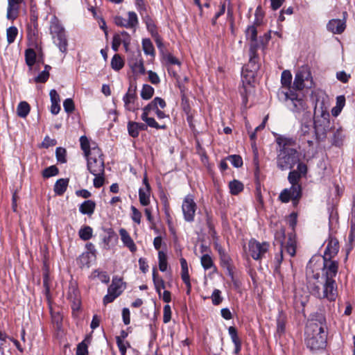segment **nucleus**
<instances>
[{
    "mask_svg": "<svg viewBox=\"0 0 355 355\" xmlns=\"http://www.w3.org/2000/svg\"><path fill=\"white\" fill-rule=\"evenodd\" d=\"M50 98H51V108L50 111L51 114L56 115L59 113L60 110V96L56 92L55 89H51L49 93Z\"/></svg>",
    "mask_w": 355,
    "mask_h": 355,
    "instance_id": "17",
    "label": "nucleus"
},
{
    "mask_svg": "<svg viewBox=\"0 0 355 355\" xmlns=\"http://www.w3.org/2000/svg\"><path fill=\"white\" fill-rule=\"evenodd\" d=\"M142 47L145 54L155 56V49L150 39H143Z\"/></svg>",
    "mask_w": 355,
    "mask_h": 355,
    "instance_id": "37",
    "label": "nucleus"
},
{
    "mask_svg": "<svg viewBox=\"0 0 355 355\" xmlns=\"http://www.w3.org/2000/svg\"><path fill=\"white\" fill-rule=\"evenodd\" d=\"M128 20L127 24L129 28H135L138 24V18L137 14L133 11H130L128 13Z\"/></svg>",
    "mask_w": 355,
    "mask_h": 355,
    "instance_id": "50",
    "label": "nucleus"
},
{
    "mask_svg": "<svg viewBox=\"0 0 355 355\" xmlns=\"http://www.w3.org/2000/svg\"><path fill=\"white\" fill-rule=\"evenodd\" d=\"M154 94V88L147 84L143 85L141 91V97L144 100L150 99Z\"/></svg>",
    "mask_w": 355,
    "mask_h": 355,
    "instance_id": "40",
    "label": "nucleus"
},
{
    "mask_svg": "<svg viewBox=\"0 0 355 355\" xmlns=\"http://www.w3.org/2000/svg\"><path fill=\"white\" fill-rule=\"evenodd\" d=\"M63 107L64 111L69 114L72 113L75 110L73 101L71 98H67L63 102Z\"/></svg>",
    "mask_w": 355,
    "mask_h": 355,
    "instance_id": "56",
    "label": "nucleus"
},
{
    "mask_svg": "<svg viewBox=\"0 0 355 355\" xmlns=\"http://www.w3.org/2000/svg\"><path fill=\"white\" fill-rule=\"evenodd\" d=\"M301 177L300 173L295 170H293L288 173V180L291 187L282 191L279 196L281 202L287 203L292 200L295 205L299 202L302 195V186L299 183Z\"/></svg>",
    "mask_w": 355,
    "mask_h": 355,
    "instance_id": "4",
    "label": "nucleus"
},
{
    "mask_svg": "<svg viewBox=\"0 0 355 355\" xmlns=\"http://www.w3.org/2000/svg\"><path fill=\"white\" fill-rule=\"evenodd\" d=\"M196 207V204L192 196H187L184 198L182 205L184 218L186 221L193 222L194 220Z\"/></svg>",
    "mask_w": 355,
    "mask_h": 355,
    "instance_id": "10",
    "label": "nucleus"
},
{
    "mask_svg": "<svg viewBox=\"0 0 355 355\" xmlns=\"http://www.w3.org/2000/svg\"><path fill=\"white\" fill-rule=\"evenodd\" d=\"M180 261L182 269L181 277L182 279H187L189 277L187 262L184 258H181Z\"/></svg>",
    "mask_w": 355,
    "mask_h": 355,
    "instance_id": "55",
    "label": "nucleus"
},
{
    "mask_svg": "<svg viewBox=\"0 0 355 355\" xmlns=\"http://www.w3.org/2000/svg\"><path fill=\"white\" fill-rule=\"evenodd\" d=\"M257 26H248L245 30V37L247 40L250 41V49H259V43L257 38Z\"/></svg>",
    "mask_w": 355,
    "mask_h": 355,
    "instance_id": "16",
    "label": "nucleus"
},
{
    "mask_svg": "<svg viewBox=\"0 0 355 355\" xmlns=\"http://www.w3.org/2000/svg\"><path fill=\"white\" fill-rule=\"evenodd\" d=\"M87 345L84 341L80 343L77 346L76 355H87Z\"/></svg>",
    "mask_w": 355,
    "mask_h": 355,
    "instance_id": "64",
    "label": "nucleus"
},
{
    "mask_svg": "<svg viewBox=\"0 0 355 355\" xmlns=\"http://www.w3.org/2000/svg\"><path fill=\"white\" fill-rule=\"evenodd\" d=\"M276 142L279 147V150L293 149L289 146H293L295 144L293 139L285 137L282 135H279L276 138Z\"/></svg>",
    "mask_w": 355,
    "mask_h": 355,
    "instance_id": "25",
    "label": "nucleus"
},
{
    "mask_svg": "<svg viewBox=\"0 0 355 355\" xmlns=\"http://www.w3.org/2000/svg\"><path fill=\"white\" fill-rule=\"evenodd\" d=\"M68 299L78 300L80 299V292L76 282H71L69 286Z\"/></svg>",
    "mask_w": 355,
    "mask_h": 355,
    "instance_id": "35",
    "label": "nucleus"
},
{
    "mask_svg": "<svg viewBox=\"0 0 355 355\" xmlns=\"http://www.w3.org/2000/svg\"><path fill=\"white\" fill-rule=\"evenodd\" d=\"M228 333L234 345L241 343V340L238 336L237 330L234 327H230L228 328Z\"/></svg>",
    "mask_w": 355,
    "mask_h": 355,
    "instance_id": "54",
    "label": "nucleus"
},
{
    "mask_svg": "<svg viewBox=\"0 0 355 355\" xmlns=\"http://www.w3.org/2000/svg\"><path fill=\"white\" fill-rule=\"evenodd\" d=\"M96 209V202L92 200L84 201L79 206V211L84 215L91 216Z\"/></svg>",
    "mask_w": 355,
    "mask_h": 355,
    "instance_id": "20",
    "label": "nucleus"
},
{
    "mask_svg": "<svg viewBox=\"0 0 355 355\" xmlns=\"http://www.w3.org/2000/svg\"><path fill=\"white\" fill-rule=\"evenodd\" d=\"M278 95L285 101L286 107L295 114L296 117L309 112L307 102L301 94L289 89L286 92L282 90Z\"/></svg>",
    "mask_w": 355,
    "mask_h": 355,
    "instance_id": "5",
    "label": "nucleus"
},
{
    "mask_svg": "<svg viewBox=\"0 0 355 355\" xmlns=\"http://www.w3.org/2000/svg\"><path fill=\"white\" fill-rule=\"evenodd\" d=\"M49 77V72L47 70H44L35 77L34 81L35 83H44L48 80Z\"/></svg>",
    "mask_w": 355,
    "mask_h": 355,
    "instance_id": "57",
    "label": "nucleus"
},
{
    "mask_svg": "<svg viewBox=\"0 0 355 355\" xmlns=\"http://www.w3.org/2000/svg\"><path fill=\"white\" fill-rule=\"evenodd\" d=\"M51 33L54 44L59 48L61 52L66 53L67 51L68 42L65 31L58 20L51 22Z\"/></svg>",
    "mask_w": 355,
    "mask_h": 355,
    "instance_id": "8",
    "label": "nucleus"
},
{
    "mask_svg": "<svg viewBox=\"0 0 355 355\" xmlns=\"http://www.w3.org/2000/svg\"><path fill=\"white\" fill-rule=\"evenodd\" d=\"M344 139L343 130L342 128H339L334 133L332 144L339 147L343 145Z\"/></svg>",
    "mask_w": 355,
    "mask_h": 355,
    "instance_id": "30",
    "label": "nucleus"
},
{
    "mask_svg": "<svg viewBox=\"0 0 355 355\" xmlns=\"http://www.w3.org/2000/svg\"><path fill=\"white\" fill-rule=\"evenodd\" d=\"M286 250L291 257H294L296 253V244L295 241L293 238L292 234H289L286 245L285 246Z\"/></svg>",
    "mask_w": 355,
    "mask_h": 355,
    "instance_id": "36",
    "label": "nucleus"
},
{
    "mask_svg": "<svg viewBox=\"0 0 355 355\" xmlns=\"http://www.w3.org/2000/svg\"><path fill=\"white\" fill-rule=\"evenodd\" d=\"M18 33V30L15 26H10L6 31L7 41L8 44L15 42Z\"/></svg>",
    "mask_w": 355,
    "mask_h": 355,
    "instance_id": "46",
    "label": "nucleus"
},
{
    "mask_svg": "<svg viewBox=\"0 0 355 355\" xmlns=\"http://www.w3.org/2000/svg\"><path fill=\"white\" fill-rule=\"evenodd\" d=\"M200 261L202 266L205 270L210 269L214 265L211 257L207 254H203Z\"/></svg>",
    "mask_w": 355,
    "mask_h": 355,
    "instance_id": "51",
    "label": "nucleus"
},
{
    "mask_svg": "<svg viewBox=\"0 0 355 355\" xmlns=\"http://www.w3.org/2000/svg\"><path fill=\"white\" fill-rule=\"evenodd\" d=\"M300 162V155L296 149L279 150L277 166L281 171L292 169Z\"/></svg>",
    "mask_w": 355,
    "mask_h": 355,
    "instance_id": "6",
    "label": "nucleus"
},
{
    "mask_svg": "<svg viewBox=\"0 0 355 355\" xmlns=\"http://www.w3.org/2000/svg\"><path fill=\"white\" fill-rule=\"evenodd\" d=\"M107 292L117 295L119 297L123 292L121 279L113 278L111 285L108 287Z\"/></svg>",
    "mask_w": 355,
    "mask_h": 355,
    "instance_id": "24",
    "label": "nucleus"
},
{
    "mask_svg": "<svg viewBox=\"0 0 355 355\" xmlns=\"http://www.w3.org/2000/svg\"><path fill=\"white\" fill-rule=\"evenodd\" d=\"M159 268L162 272H165L167 269V257L162 251L158 252Z\"/></svg>",
    "mask_w": 355,
    "mask_h": 355,
    "instance_id": "45",
    "label": "nucleus"
},
{
    "mask_svg": "<svg viewBox=\"0 0 355 355\" xmlns=\"http://www.w3.org/2000/svg\"><path fill=\"white\" fill-rule=\"evenodd\" d=\"M137 97H133L130 94H125L123 97L124 106L126 110L135 112L139 109L138 105L135 103Z\"/></svg>",
    "mask_w": 355,
    "mask_h": 355,
    "instance_id": "22",
    "label": "nucleus"
},
{
    "mask_svg": "<svg viewBox=\"0 0 355 355\" xmlns=\"http://www.w3.org/2000/svg\"><path fill=\"white\" fill-rule=\"evenodd\" d=\"M119 234L124 245L126 246L130 252H135L137 250V246L128 232L125 229L121 228L119 230Z\"/></svg>",
    "mask_w": 355,
    "mask_h": 355,
    "instance_id": "18",
    "label": "nucleus"
},
{
    "mask_svg": "<svg viewBox=\"0 0 355 355\" xmlns=\"http://www.w3.org/2000/svg\"><path fill=\"white\" fill-rule=\"evenodd\" d=\"M123 40L120 34H114L112 42V49L114 51L116 52L119 51L120 45L122 44Z\"/></svg>",
    "mask_w": 355,
    "mask_h": 355,
    "instance_id": "52",
    "label": "nucleus"
},
{
    "mask_svg": "<svg viewBox=\"0 0 355 355\" xmlns=\"http://www.w3.org/2000/svg\"><path fill=\"white\" fill-rule=\"evenodd\" d=\"M255 19H254V23L253 24L255 25V26H260L261 24H262V20H263V13L261 10V7H257L256 10H255Z\"/></svg>",
    "mask_w": 355,
    "mask_h": 355,
    "instance_id": "61",
    "label": "nucleus"
},
{
    "mask_svg": "<svg viewBox=\"0 0 355 355\" xmlns=\"http://www.w3.org/2000/svg\"><path fill=\"white\" fill-rule=\"evenodd\" d=\"M257 50L258 49H249V62L242 68L241 78L243 90H241L240 93L242 96L243 103L245 105L248 102L246 86L250 85L254 81L257 72L260 67Z\"/></svg>",
    "mask_w": 355,
    "mask_h": 355,
    "instance_id": "2",
    "label": "nucleus"
},
{
    "mask_svg": "<svg viewBox=\"0 0 355 355\" xmlns=\"http://www.w3.org/2000/svg\"><path fill=\"white\" fill-rule=\"evenodd\" d=\"M87 159V167L92 175H104L105 164L103 158L88 156Z\"/></svg>",
    "mask_w": 355,
    "mask_h": 355,
    "instance_id": "11",
    "label": "nucleus"
},
{
    "mask_svg": "<svg viewBox=\"0 0 355 355\" xmlns=\"http://www.w3.org/2000/svg\"><path fill=\"white\" fill-rule=\"evenodd\" d=\"M323 266L322 268V278L324 279L323 291L319 293V297L327 298L329 301H335L338 295L337 284L334 278L338 270V262L332 258L322 257Z\"/></svg>",
    "mask_w": 355,
    "mask_h": 355,
    "instance_id": "1",
    "label": "nucleus"
},
{
    "mask_svg": "<svg viewBox=\"0 0 355 355\" xmlns=\"http://www.w3.org/2000/svg\"><path fill=\"white\" fill-rule=\"evenodd\" d=\"M69 184V179L60 178L58 180L54 185L53 191L57 196H62L66 191Z\"/></svg>",
    "mask_w": 355,
    "mask_h": 355,
    "instance_id": "23",
    "label": "nucleus"
},
{
    "mask_svg": "<svg viewBox=\"0 0 355 355\" xmlns=\"http://www.w3.org/2000/svg\"><path fill=\"white\" fill-rule=\"evenodd\" d=\"M124 66V62L119 54H114L111 60V67L115 71H119Z\"/></svg>",
    "mask_w": 355,
    "mask_h": 355,
    "instance_id": "38",
    "label": "nucleus"
},
{
    "mask_svg": "<svg viewBox=\"0 0 355 355\" xmlns=\"http://www.w3.org/2000/svg\"><path fill=\"white\" fill-rule=\"evenodd\" d=\"M286 322V315L282 311L279 312L277 318V331L279 334L281 335L285 332Z\"/></svg>",
    "mask_w": 355,
    "mask_h": 355,
    "instance_id": "28",
    "label": "nucleus"
},
{
    "mask_svg": "<svg viewBox=\"0 0 355 355\" xmlns=\"http://www.w3.org/2000/svg\"><path fill=\"white\" fill-rule=\"evenodd\" d=\"M206 214V224L209 229V234L212 236H214L216 234V232L214 228V224L213 222L212 216L208 212L205 211Z\"/></svg>",
    "mask_w": 355,
    "mask_h": 355,
    "instance_id": "47",
    "label": "nucleus"
},
{
    "mask_svg": "<svg viewBox=\"0 0 355 355\" xmlns=\"http://www.w3.org/2000/svg\"><path fill=\"white\" fill-rule=\"evenodd\" d=\"M153 281L155 288L159 295H161V289L165 288L164 281L162 278L158 277L157 269L155 268L153 270Z\"/></svg>",
    "mask_w": 355,
    "mask_h": 355,
    "instance_id": "27",
    "label": "nucleus"
},
{
    "mask_svg": "<svg viewBox=\"0 0 355 355\" xmlns=\"http://www.w3.org/2000/svg\"><path fill=\"white\" fill-rule=\"evenodd\" d=\"M249 252L250 256L254 260L261 259L269 249V243L268 242L260 243L255 239L250 241L249 244Z\"/></svg>",
    "mask_w": 355,
    "mask_h": 355,
    "instance_id": "9",
    "label": "nucleus"
},
{
    "mask_svg": "<svg viewBox=\"0 0 355 355\" xmlns=\"http://www.w3.org/2000/svg\"><path fill=\"white\" fill-rule=\"evenodd\" d=\"M284 232H282V233H278L275 235L276 241L279 243V253L277 254L275 257V270H277L283 261V241L281 239L282 238L284 239Z\"/></svg>",
    "mask_w": 355,
    "mask_h": 355,
    "instance_id": "21",
    "label": "nucleus"
},
{
    "mask_svg": "<svg viewBox=\"0 0 355 355\" xmlns=\"http://www.w3.org/2000/svg\"><path fill=\"white\" fill-rule=\"evenodd\" d=\"M127 129L128 134L130 137L133 138L138 137L139 135V132L137 128V122L130 121L128 122Z\"/></svg>",
    "mask_w": 355,
    "mask_h": 355,
    "instance_id": "43",
    "label": "nucleus"
},
{
    "mask_svg": "<svg viewBox=\"0 0 355 355\" xmlns=\"http://www.w3.org/2000/svg\"><path fill=\"white\" fill-rule=\"evenodd\" d=\"M229 188H230V193L232 195L236 196V195H238L239 193H241L243 190L244 186L241 182H240L237 180H234L230 182Z\"/></svg>",
    "mask_w": 355,
    "mask_h": 355,
    "instance_id": "29",
    "label": "nucleus"
},
{
    "mask_svg": "<svg viewBox=\"0 0 355 355\" xmlns=\"http://www.w3.org/2000/svg\"><path fill=\"white\" fill-rule=\"evenodd\" d=\"M81 149L84 152L85 157H88L90 154L89 141L86 136H81L80 138Z\"/></svg>",
    "mask_w": 355,
    "mask_h": 355,
    "instance_id": "42",
    "label": "nucleus"
},
{
    "mask_svg": "<svg viewBox=\"0 0 355 355\" xmlns=\"http://www.w3.org/2000/svg\"><path fill=\"white\" fill-rule=\"evenodd\" d=\"M27 37L29 42L31 43V45L37 49V22H35L33 25H28Z\"/></svg>",
    "mask_w": 355,
    "mask_h": 355,
    "instance_id": "19",
    "label": "nucleus"
},
{
    "mask_svg": "<svg viewBox=\"0 0 355 355\" xmlns=\"http://www.w3.org/2000/svg\"><path fill=\"white\" fill-rule=\"evenodd\" d=\"M311 129H312V125H311V121L302 123L301 128L300 130V137H302V136L306 137V136L309 135L311 131Z\"/></svg>",
    "mask_w": 355,
    "mask_h": 355,
    "instance_id": "53",
    "label": "nucleus"
},
{
    "mask_svg": "<svg viewBox=\"0 0 355 355\" xmlns=\"http://www.w3.org/2000/svg\"><path fill=\"white\" fill-rule=\"evenodd\" d=\"M59 173V170L56 166L53 165L44 168L42 171V176L44 178H49L55 176Z\"/></svg>",
    "mask_w": 355,
    "mask_h": 355,
    "instance_id": "44",
    "label": "nucleus"
},
{
    "mask_svg": "<svg viewBox=\"0 0 355 355\" xmlns=\"http://www.w3.org/2000/svg\"><path fill=\"white\" fill-rule=\"evenodd\" d=\"M343 18L340 19H333L329 20L327 24V29L334 34L342 33L346 28V17L347 13L346 11L343 12Z\"/></svg>",
    "mask_w": 355,
    "mask_h": 355,
    "instance_id": "13",
    "label": "nucleus"
},
{
    "mask_svg": "<svg viewBox=\"0 0 355 355\" xmlns=\"http://www.w3.org/2000/svg\"><path fill=\"white\" fill-rule=\"evenodd\" d=\"M227 159L229 160L231 164L236 168H239L243 165L242 157L239 155H229L227 157Z\"/></svg>",
    "mask_w": 355,
    "mask_h": 355,
    "instance_id": "49",
    "label": "nucleus"
},
{
    "mask_svg": "<svg viewBox=\"0 0 355 355\" xmlns=\"http://www.w3.org/2000/svg\"><path fill=\"white\" fill-rule=\"evenodd\" d=\"M78 261L81 266H87L89 267L90 262V254L89 252L83 253L78 258Z\"/></svg>",
    "mask_w": 355,
    "mask_h": 355,
    "instance_id": "63",
    "label": "nucleus"
},
{
    "mask_svg": "<svg viewBox=\"0 0 355 355\" xmlns=\"http://www.w3.org/2000/svg\"><path fill=\"white\" fill-rule=\"evenodd\" d=\"M313 261V259H311L309 261V262L308 263L307 266H306V274L310 277H312L315 280H318L320 278V274L318 272L314 273V271H313V269L312 267Z\"/></svg>",
    "mask_w": 355,
    "mask_h": 355,
    "instance_id": "58",
    "label": "nucleus"
},
{
    "mask_svg": "<svg viewBox=\"0 0 355 355\" xmlns=\"http://www.w3.org/2000/svg\"><path fill=\"white\" fill-rule=\"evenodd\" d=\"M151 188H140L139 189V202L143 206L150 204V196Z\"/></svg>",
    "mask_w": 355,
    "mask_h": 355,
    "instance_id": "26",
    "label": "nucleus"
},
{
    "mask_svg": "<svg viewBox=\"0 0 355 355\" xmlns=\"http://www.w3.org/2000/svg\"><path fill=\"white\" fill-rule=\"evenodd\" d=\"M67 150L62 147H58L55 150V157L57 161L60 163L64 164L67 162L66 159Z\"/></svg>",
    "mask_w": 355,
    "mask_h": 355,
    "instance_id": "48",
    "label": "nucleus"
},
{
    "mask_svg": "<svg viewBox=\"0 0 355 355\" xmlns=\"http://www.w3.org/2000/svg\"><path fill=\"white\" fill-rule=\"evenodd\" d=\"M30 110L29 104L26 101H21L17 108V115L21 118H25L29 114Z\"/></svg>",
    "mask_w": 355,
    "mask_h": 355,
    "instance_id": "32",
    "label": "nucleus"
},
{
    "mask_svg": "<svg viewBox=\"0 0 355 355\" xmlns=\"http://www.w3.org/2000/svg\"><path fill=\"white\" fill-rule=\"evenodd\" d=\"M25 60L26 64L31 69L36 62V53L34 49H28L26 50Z\"/></svg>",
    "mask_w": 355,
    "mask_h": 355,
    "instance_id": "34",
    "label": "nucleus"
},
{
    "mask_svg": "<svg viewBox=\"0 0 355 355\" xmlns=\"http://www.w3.org/2000/svg\"><path fill=\"white\" fill-rule=\"evenodd\" d=\"M349 245L347 252L350 251L355 245V226H350V232L349 234Z\"/></svg>",
    "mask_w": 355,
    "mask_h": 355,
    "instance_id": "62",
    "label": "nucleus"
},
{
    "mask_svg": "<svg viewBox=\"0 0 355 355\" xmlns=\"http://www.w3.org/2000/svg\"><path fill=\"white\" fill-rule=\"evenodd\" d=\"M211 300L213 304H220L223 301V297H221V291L218 289H214L211 295Z\"/></svg>",
    "mask_w": 355,
    "mask_h": 355,
    "instance_id": "59",
    "label": "nucleus"
},
{
    "mask_svg": "<svg viewBox=\"0 0 355 355\" xmlns=\"http://www.w3.org/2000/svg\"><path fill=\"white\" fill-rule=\"evenodd\" d=\"M330 115L322 111L320 116H316L313 121L314 136L318 142L327 138V132L331 130Z\"/></svg>",
    "mask_w": 355,
    "mask_h": 355,
    "instance_id": "7",
    "label": "nucleus"
},
{
    "mask_svg": "<svg viewBox=\"0 0 355 355\" xmlns=\"http://www.w3.org/2000/svg\"><path fill=\"white\" fill-rule=\"evenodd\" d=\"M93 230L90 226H83L78 231V236L83 241H88L92 237Z\"/></svg>",
    "mask_w": 355,
    "mask_h": 355,
    "instance_id": "33",
    "label": "nucleus"
},
{
    "mask_svg": "<svg viewBox=\"0 0 355 355\" xmlns=\"http://www.w3.org/2000/svg\"><path fill=\"white\" fill-rule=\"evenodd\" d=\"M309 324H315L319 326H322L323 330L326 329V318L322 313H316L312 316V318Z\"/></svg>",
    "mask_w": 355,
    "mask_h": 355,
    "instance_id": "39",
    "label": "nucleus"
},
{
    "mask_svg": "<svg viewBox=\"0 0 355 355\" xmlns=\"http://www.w3.org/2000/svg\"><path fill=\"white\" fill-rule=\"evenodd\" d=\"M339 250V243L336 238L329 237L328 243L325 248L324 255L322 257L333 258L335 257Z\"/></svg>",
    "mask_w": 355,
    "mask_h": 355,
    "instance_id": "14",
    "label": "nucleus"
},
{
    "mask_svg": "<svg viewBox=\"0 0 355 355\" xmlns=\"http://www.w3.org/2000/svg\"><path fill=\"white\" fill-rule=\"evenodd\" d=\"M308 324L306 327L305 343L311 351L323 349L327 345V334L320 324Z\"/></svg>",
    "mask_w": 355,
    "mask_h": 355,
    "instance_id": "3",
    "label": "nucleus"
},
{
    "mask_svg": "<svg viewBox=\"0 0 355 355\" xmlns=\"http://www.w3.org/2000/svg\"><path fill=\"white\" fill-rule=\"evenodd\" d=\"M139 63L140 65L141 69L143 70V59L141 56V53L139 51L136 52H132L130 57L128 59V64L132 63Z\"/></svg>",
    "mask_w": 355,
    "mask_h": 355,
    "instance_id": "41",
    "label": "nucleus"
},
{
    "mask_svg": "<svg viewBox=\"0 0 355 355\" xmlns=\"http://www.w3.org/2000/svg\"><path fill=\"white\" fill-rule=\"evenodd\" d=\"M291 81H292V74L288 70H284L282 73L281 76V83L283 87H287L288 90L292 89V87H291Z\"/></svg>",
    "mask_w": 355,
    "mask_h": 355,
    "instance_id": "31",
    "label": "nucleus"
},
{
    "mask_svg": "<svg viewBox=\"0 0 355 355\" xmlns=\"http://www.w3.org/2000/svg\"><path fill=\"white\" fill-rule=\"evenodd\" d=\"M311 73L305 69L298 71L295 76L292 87L294 90H302L304 87H311V85H306L305 82H308L311 78Z\"/></svg>",
    "mask_w": 355,
    "mask_h": 355,
    "instance_id": "12",
    "label": "nucleus"
},
{
    "mask_svg": "<svg viewBox=\"0 0 355 355\" xmlns=\"http://www.w3.org/2000/svg\"><path fill=\"white\" fill-rule=\"evenodd\" d=\"M131 211H132V220L136 223L137 224L141 223V213L135 207L131 206Z\"/></svg>",
    "mask_w": 355,
    "mask_h": 355,
    "instance_id": "60",
    "label": "nucleus"
},
{
    "mask_svg": "<svg viewBox=\"0 0 355 355\" xmlns=\"http://www.w3.org/2000/svg\"><path fill=\"white\" fill-rule=\"evenodd\" d=\"M23 0H8V8L6 17L8 19L15 20L17 19L19 11V5Z\"/></svg>",
    "mask_w": 355,
    "mask_h": 355,
    "instance_id": "15",
    "label": "nucleus"
}]
</instances>
